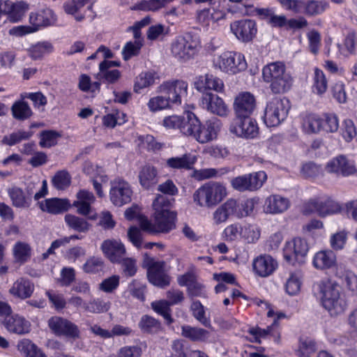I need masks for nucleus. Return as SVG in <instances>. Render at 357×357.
<instances>
[{
    "mask_svg": "<svg viewBox=\"0 0 357 357\" xmlns=\"http://www.w3.org/2000/svg\"><path fill=\"white\" fill-rule=\"evenodd\" d=\"M170 202L167 197L158 195L153 202L155 211L154 220L152 223L146 217L139 218L142 229L149 233H167L175 227V215L168 207Z\"/></svg>",
    "mask_w": 357,
    "mask_h": 357,
    "instance_id": "f257e3e1",
    "label": "nucleus"
},
{
    "mask_svg": "<svg viewBox=\"0 0 357 357\" xmlns=\"http://www.w3.org/2000/svg\"><path fill=\"white\" fill-rule=\"evenodd\" d=\"M321 294L323 307L331 317H337L344 313L348 303L338 282L332 280L321 281L318 284Z\"/></svg>",
    "mask_w": 357,
    "mask_h": 357,
    "instance_id": "f03ea898",
    "label": "nucleus"
},
{
    "mask_svg": "<svg viewBox=\"0 0 357 357\" xmlns=\"http://www.w3.org/2000/svg\"><path fill=\"white\" fill-rule=\"evenodd\" d=\"M220 130V122L211 119L202 123L193 113L183 130L184 136L190 137L199 144H206L217 139Z\"/></svg>",
    "mask_w": 357,
    "mask_h": 357,
    "instance_id": "7ed1b4c3",
    "label": "nucleus"
},
{
    "mask_svg": "<svg viewBox=\"0 0 357 357\" xmlns=\"http://www.w3.org/2000/svg\"><path fill=\"white\" fill-rule=\"evenodd\" d=\"M227 195L226 187L219 182H208L197 188L192 195L194 203L202 208H211Z\"/></svg>",
    "mask_w": 357,
    "mask_h": 357,
    "instance_id": "20e7f679",
    "label": "nucleus"
},
{
    "mask_svg": "<svg viewBox=\"0 0 357 357\" xmlns=\"http://www.w3.org/2000/svg\"><path fill=\"white\" fill-rule=\"evenodd\" d=\"M263 79L270 84V89L274 93H283L290 89L292 78L285 71V66L281 62L271 63L263 68Z\"/></svg>",
    "mask_w": 357,
    "mask_h": 357,
    "instance_id": "39448f33",
    "label": "nucleus"
},
{
    "mask_svg": "<svg viewBox=\"0 0 357 357\" xmlns=\"http://www.w3.org/2000/svg\"><path fill=\"white\" fill-rule=\"evenodd\" d=\"M201 47L199 38L191 33L178 36L171 43V53L179 62L185 63L198 53Z\"/></svg>",
    "mask_w": 357,
    "mask_h": 357,
    "instance_id": "423d86ee",
    "label": "nucleus"
},
{
    "mask_svg": "<svg viewBox=\"0 0 357 357\" xmlns=\"http://www.w3.org/2000/svg\"><path fill=\"white\" fill-rule=\"evenodd\" d=\"M213 66L222 73L235 75L245 70L248 65L244 55L241 53L224 52L214 56Z\"/></svg>",
    "mask_w": 357,
    "mask_h": 357,
    "instance_id": "0eeeda50",
    "label": "nucleus"
},
{
    "mask_svg": "<svg viewBox=\"0 0 357 357\" xmlns=\"http://www.w3.org/2000/svg\"><path fill=\"white\" fill-rule=\"evenodd\" d=\"M143 267L147 270V278L150 283L160 288L169 286L171 278L165 261L157 260L145 254L143 258Z\"/></svg>",
    "mask_w": 357,
    "mask_h": 357,
    "instance_id": "6e6552de",
    "label": "nucleus"
},
{
    "mask_svg": "<svg viewBox=\"0 0 357 357\" xmlns=\"http://www.w3.org/2000/svg\"><path fill=\"white\" fill-rule=\"evenodd\" d=\"M290 106L284 98H274L268 102L264 114V121L268 127L279 126L287 118Z\"/></svg>",
    "mask_w": 357,
    "mask_h": 357,
    "instance_id": "1a4fd4ad",
    "label": "nucleus"
},
{
    "mask_svg": "<svg viewBox=\"0 0 357 357\" xmlns=\"http://www.w3.org/2000/svg\"><path fill=\"white\" fill-rule=\"evenodd\" d=\"M324 171L336 177H348L357 173L355 161L344 154L330 159L324 166Z\"/></svg>",
    "mask_w": 357,
    "mask_h": 357,
    "instance_id": "9d476101",
    "label": "nucleus"
},
{
    "mask_svg": "<svg viewBox=\"0 0 357 357\" xmlns=\"http://www.w3.org/2000/svg\"><path fill=\"white\" fill-rule=\"evenodd\" d=\"M109 199L116 206H122L131 202L132 190L130 183L122 178L118 177L111 181Z\"/></svg>",
    "mask_w": 357,
    "mask_h": 357,
    "instance_id": "9b49d317",
    "label": "nucleus"
},
{
    "mask_svg": "<svg viewBox=\"0 0 357 357\" xmlns=\"http://www.w3.org/2000/svg\"><path fill=\"white\" fill-rule=\"evenodd\" d=\"M340 211L339 204L331 199H312L303 206L305 214L316 213L322 218L337 213Z\"/></svg>",
    "mask_w": 357,
    "mask_h": 357,
    "instance_id": "f8f14e48",
    "label": "nucleus"
},
{
    "mask_svg": "<svg viewBox=\"0 0 357 357\" xmlns=\"http://www.w3.org/2000/svg\"><path fill=\"white\" fill-rule=\"evenodd\" d=\"M48 326L57 335H63L74 340L79 337L80 332L77 326L67 319L53 317L49 319Z\"/></svg>",
    "mask_w": 357,
    "mask_h": 357,
    "instance_id": "ddd939ff",
    "label": "nucleus"
},
{
    "mask_svg": "<svg viewBox=\"0 0 357 357\" xmlns=\"http://www.w3.org/2000/svg\"><path fill=\"white\" fill-rule=\"evenodd\" d=\"M255 97L250 92L238 93L234 102V111L236 118L249 117L256 109Z\"/></svg>",
    "mask_w": 357,
    "mask_h": 357,
    "instance_id": "4468645a",
    "label": "nucleus"
},
{
    "mask_svg": "<svg viewBox=\"0 0 357 357\" xmlns=\"http://www.w3.org/2000/svg\"><path fill=\"white\" fill-rule=\"evenodd\" d=\"M188 83L185 81L175 79L167 81L160 86V91L167 95L171 103L181 104V99L186 96Z\"/></svg>",
    "mask_w": 357,
    "mask_h": 357,
    "instance_id": "2eb2a0df",
    "label": "nucleus"
},
{
    "mask_svg": "<svg viewBox=\"0 0 357 357\" xmlns=\"http://www.w3.org/2000/svg\"><path fill=\"white\" fill-rule=\"evenodd\" d=\"M308 245L305 240L295 238L286 242L283 255L285 260L289 263H294L303 258L308 252Z\"/></svg>",
    "mask_w": 357,
    "mask_h": 357,
    "instance_id": "dca6fc26",
    "label": "nucleus"
},
{
    "mask_svg": "<svg viewBox=\"0 0 357 357\" xmlns=\"http://www.w3.org/2000/svg\"><path fill=\"white\" fill-rule=\"evenodd\" d=\"M230 30L243 42L251 41L257 32L256 22L250 19L235 21L230 24Z\"/></svg>",
    "mask_w": 357,
    "mask_h": 357,
    "instance_id": "f3484780",
    "label": "nucleus"
},
{
    "mask_svg": "<svg viewBox=\"0 0 357 357\" xmlns=\"http://www.w3.org/2000/svg\"><path fill=\"white\" fill-rule=\"evenodd\" d=\"M278 267V263L277 260L269 255H260L252 261L254 273L261 278L271 275Z\"/></svg>",
    "mask_w": 357,
    "mask_h": 357,
    "instance_id": "a211bd4d",
    "label": "nucleus"
},
{
    "mask_svg": "<svg viewBox=\"0 0 357 357\" xmlns=\"http://www.w3.org/2000/svg\"><path fill=\"white\" fill-rule=\"evenodd\" d=\"M202 107L212 114L225 116L229 112V108L222 98L211 92L203 94L201 98Z\"/></svg>",
    "mask_w": 357,
    "mask_h": 357,
    "instance_id": "6ab92c4d",
    "label": "nucleus"
},
{
    "mask_svg": "<svg viewBox=\"0 0 357 357\" xmlns=\"http://www.w3.org/2000/svg\"><path fill=\"white\" fill-rule=\"evenodd\" d=\"M238 122L231 129L236 136L243 138H255L259 134V127L256 120L249 117L236 118Z\"/></svg>",
    "mask_w": 357,
    "mask_h": 357,
    "instance_id": "aec40b11",
    "label": "nucleus"
},
{
    "mask_svg": "<svg viewBox=\"0 0 357 357\" xmlns=\"http://www.w3.org/2000/svg\"><path fill=\"white\" fill-rule=\"evenodd\" d=\"M238 202L234 199H229L219 206L212 214V220L215 225L226 222L231 216L237 217Z\"/></svg>",
    "mask_w": 357,
    "mask_h": 357,
    "instance_id": "412c9836",
    "label": "nucleus"
},
{
    "mask_svg": "<svg viewBox=\"0 0 357 357\" xmlns=\"http://www.w3.org/2000/svg\"><path fill=\"white\" fill-rule=\"evenodd\" d=\"M101 250L112 263L120 262L126 252L124 245L116 239L104 241L101 245Z\"/></svg>",
    "mask_w": 357,
    "mask_h": 357,
    "instance_id": "4be33fe9",
    "label": "nucleus"
},
{
    "mask_svg": "<svg viewBox=\"0 0 357 357\" xmlns=\"http://www.w3.org/2000/svg\"><path fill=\"white\" fill-rule=\"evenodd\" d=\"M34 289V284L30 280L20 278L13 282L8 291L13 297L24 300L31 296Z\"/></svg>",
    "mask_w": 357,
    "mask_h": 357,
    "instance_id": "5701e85b",
    "label": "nucleus"
},
{
    "mask_svg": "<svg viewBox=\"0 0 357 357\" xmlns=\"http://www.w3.org/2000/svg\"><path fill=\"white\" fill-rule=\"evenodd\" d=\"M3 324L10 333L23 335L30 331V323L18 314L6 316Z\"/></svg>",
    "mask_w": 357,
    "mask_h": 357,
    "instance_id": "b1692460",
    "label": "nucleus"
},
{
    "mask_svg": "<svg viewBox=\"0 0 357 357\" xmlns=\"http://www.w3.org/2000/svg\"><path fill=\"white\" fill-rule=\"evenodd\" d=\"M192 112H187L183 116L169 115L166 116L162 121L161 125L166 130L178 129L184 135L183 130L188 124L189 119L192 116Z\"/></svg>",
    "mask_w": 357,
    "mask_h": 357,
    "instance_id": "393cba45",
    "label": "nucleus"
},
{
    "mask_svg": "<svg viewBox=\"0 0 357 357\" xmlns=\"http://www.w3.org/2000/svg\"><path fill=\"white\" fill-rule=\"evenodd\" d=\"M290 206L289 200L279 195H273L266 199L264 211L271 214L282 213Z\"/></svg>",
    "mask_w": 357,
    "mask_h": 357,
    "instance_id": "a878e982",
    "label": "nucleus"
},
{
    "mask_svg": "<svg viewBox=\"0 0 357 357\" xmlns=\"http://www.w3.org/2000/svg\"><path fill=\"white\" fill-rule=\"evenodd\" d=\"M138 178L141 186L146 190H149L158 182V170L153 165H145L139 170Z\"/></svg>",
    "mask_w": 357,
    "mask_h": 357,
    "instance_id": "bb28decb",
    "label": "nucleus"
},
{
    "mask_svg": "<svg viewBox=\"0 0 357 357\" xmlns=\"http://www.w3.org/2000/svg\"><path fill=\"white\" fill-rule=\"evenodd\" d=\"M77 200L73 202V206L77 208L79 214L87 215L91 210V205L95 202L93 194L87 190H80L77 194Z\"/></svg>",
    "mask_w": 357,
    "mask_h": 357,
    "instance_id": "cd10ccee",
    "label": "nucleus"
},
{
    "mask_svg": "<svg viewBox=\"0 0 357 357\" xmlns=\"http://www.w3.org/2000/svg\"><path fill=\"white\" fill-rule=\"evenodd\" d=\"M66 199L51 198L39 202L40 208L51 214H59L66 211L70 207Z\"/></svg>",
    "mask_w": 357,
    "mask_h": 357,
    "instance_id": "c85d7f7f",
    "label": "nucleus"
},
{
    "mask_svg": "<svg viewBox=\"0 0 357 357\" xmlns=\"http://www.w3.org/2000/svg\"><path fill=\"white\" fill-rule=\"evenodd\" d=\"M323 119L313 113H307L301 116V128L307 134L319 133L323 126Z\"/></svg>",
    "mask_w": 357,
    "mask_h": 357,
    "instance_id": "c756f323",
    "label": "nucleus"
},
{
    "mask_svg": "<svg viewBox=\"0 0 357 357\" xmlns=\"http://www.w3.org/2000/svg\"><path fill=\"white\" fill-rule=\"evenodd\" d=\"M30 22L38 29L40 26H46L54 24L56 18L51 9L46 8L38 13H31L29 17Z\"/></svg>",
    "mask_w": 357,
    "mask_h": 357,
    "instance_id": "7c9ffc66",
    "label": "nucleus"
},
{
    "mask_svg": "<svg viewBox=\"0 0 357 357\" xmlns=\"http://www.w3.org/2000/svg\"><path fill=\"white\" fill-rule=\"evenodd\" d=\"M336 261L335 254L332 250L317 252L313 258V265L317 269H327L333 266Z\"/></svg>",
    "mask_w": 357,
    "mask_h": 357,
    "instance_id": "2f4dec72",
    "label": "nucleus"
},
{
    "mask_svg": "<svg viewBox=\"0 0 357 357\" xmlns=\"http://www.w3.org/2000/svg\"><path fill=\"white\" fill-rule=\"evenodd\" d=\"M335 275L348 291L354 295L357 294V275L354 272L340 267L337 268Z\"/></svg>",
    "mask_w": 357,
    "mask_h": 357,
    "instance_id": "473e14b6",
    "label": "nucleus"
},
{
    "mask_svg": "<svg viewBox=\"0 0 357 357\" xmlns=\"http://www.w3.org/2000/svg\"><path fill=\"white\" fill-rule=\"evenodd\" d=\"M197 158L195 155L187 153L180 157H172L167 160V167L172 169H191L197 162Z\"/></svg>",
    "mask_w": 357,
    "mask_h": 357,
    "instance_id": "72a5a7b5",
    "label": "nucleus"
},
{
    "mask_svg": "<svg viewBox=\"0 0 357 357\" xmlns=\"http://www.w3.org/2000/svg\"><path fill=\"white\" fill-rule=\"evenodd\" d=\"M328 8L326 0H304L303 14L310 17L320 15Z\"/></svg>",
    "mask_w": 357,
    "mask_h": 357,
    "instance_id": "f704fd0d",
    "label": "nucleus"
},
{
    "mask_svg": "<svg viewBox=\"0 0 357 357\" xmlns=\"http://www.w3.org/2000/svg\"><path fill=\"white\" fill-rule=\"evenodd\" d=\"M241 228V240L246 243L255 244L260 238L261 229L257 225L243 222Z\"/></svg>",
    "mask_w": 357,
    "mask_h": 357,
    "instance_id": "c9c22d12",
    "label": "nucleus"
},
{
    "mask_svg": "<svg viewBox=\"0 0 357 357\" xmlns=\"http://www.w3.org/2000/svg\"><path fill=\"white\" fill-rule=\"evenodd\" d=\"M208 331L202 328L189 325L181 326V335L192 342L205 341L208 337Z\"/></svg>",
    "mask_w": 357,
    "mask_h": 357,
    "instance_id": "e433bc0d",
    "label": "nucleus"
},
{
    "mask_svg": "<svg viewBox=\"0 0 357 357\" xmlns=\"http://www.w3.org/2000/svg\"><path fill=\"white\" fill-rule=\"evenodd\" d=\"M328 89V81L324 72L315 68L312 76V91L319 96L324 94Z\"/></svg>",
    "mask_w": 357,
    "mask_h": 357,
    "instance_id": "4c0bfd02",
    "label": "nucleus"
},
{
    "mask_svg": "<svg viewBox=\"0 0 357 357\" xmlns=\"http://www.w3.org/2000/svg\"><path fill=\"white\" fill-rule=\"evenodd\" d=\"M10 110L13 118L18 121L26 120L33 115V112L29 104L22 100L15 101Z\"/></svg>",
    "mask_w": 357,
    "mask_h": 357,
    "instance_id": "58836bf2",
    "label": "nucleus"
},
{
    "mask_svg": "<svg viewBox=\"0 0 357 357\" xmlns=\"http://www.w3.org/2000/svg\"><path fill=\"white\" fill-rule=\"evenodd\" d=\"M8 195L15 207L24 208L31 205V199L26 197L23 190L18 187H13L8 190Z\"/></svg>",
    "mask_w": 357,
    "mask_h": 357,
    "instance_id": "ea45409f",
    "label": "nucleus"
},
{
    "mask_svg": "<svg viewBox=\"0 0 357 357\" xmlns=\"http://www.w3.org/2000/svg\"><path fill=\"white\" fill-rule=\"evenodd\" d=\"M17 350L26 357H46L45 354L28 339H23L17 343Z\"/></svg>",
    "mask_w": 357,
    "mask_h": 357,
    "instance_id": "a19ab883",
    "label": "nucleus"
},
{
    "mask_svg": "<svg viewBox=\"0 0 357 357\" xmlns=\"http://www.w3.org/2000/svg\"><path fill=\"white\" fill-rule=\"evenodd\" d=\"M26 9V5L23 3L14 4L11 1H4L3 8H1V13H9L10 20L17 22L22 18Z\"/></svg>",
    "mask_w": 357,
    "mask_h": 357,
    "instance_id": "79ce46f5",
    "label": "nucleus"
},
{
    "mask_svg": "<svg viewBox=\"0 0 357 357\" xmlns=\"http://www.w3.org/2000/svg\"><path fill=\"white\" fill-rule=\"evenodd\" d=\"M67 226L76 231L86 233L91 227V225L84 218L75 215L66 214L64 218Z\"/></svg>",
    "mask_w": 357,
    "mask_h": 357,
    "instance_id": "37998d69",
    "label": "nucleus"
},
{
    "mask_svg": "<svg viewBox=\"0 0 357 357\" xmlns=\"http://www.w3.org/2000/svg\"><path fill=\"white\" fill-rule=\"evenodd\" d=\"M13 252L15 261L23 264L30 259L31 248L25 242L18 241L14 245Z\"/></svg>",
    "mask_w": 357,
    "mask_h": 357,
    "instance_id": "c03bdc74",
    "label": "nucleus"
},
{
    "mask_svg": "<svg viewBox=\"0 0 357 357\" xmlns=\"http://www.w3.org/2000/svg\"><path fill=\"white\" fill-rule=\"evenodd\" d=\"M111 306V303L100 298H94L86 302L84 305L86 312L100 314L107 312Z\"/></svg>",
    "mask_w": 357,
    "mask_h": 357,
    "instance_id": "a18cd8bd",
    "label": "nucleus"
},
{
    "mask_svg": "<svg viewBox=\"0 0 357 357\" xmlns=\"http://www.w3.org/2000/svg\"><path fill=\"white\" fill-rule=\"evenodd\" d=\"M156 74L153 72H142L136 77L134 90L139 93L142 89L149 87L155 83Z\"/></svg>",
    "mask_w": 357,
    "mask_h": 357,
    "instance_id": "49530a36",
    "label": "nucleus"
},
{
    "mask_svg": "<svg viewBox=\"0 0 357 357\" xmlns=\"http://www.w3.org/2000/svg\"><path fill=\"white\" fill-rule=\"evenodd\" d=\"M139 327L144 333H156L161 330L160 323L152 317L144 315L142 317Z\"/></svg>",
    "mask_w": 357,
    "mask_h": 357,
    "instance_id": "de8ad7c7",
    "label": "nucleus"
},
{
    "mask_svg": "<svg viewBox=\"0 0 357 357\" xmlns=\"http://www.w3.org/2000/svg\"><path fill=\"white\" fill-rule=\"evenodd\" d=\"M316 351L314 342L308 338H301L296 354L299 357H311Z\"/></svg>",
    "mask_w": 357,
    "mask_h": 357,
    "instance_id": "09e8293b",
    "label": "nucleus"
},
{
    "mask_svg": "<svg viewBox=\"0 0 357 357\" xmlns=\"http://www.w3.org/2000/svg\"><path fill=\"white\" fill-rule=\"evenodd\" d=\"M241 225L242 223L235 222L227 226L222 233L223 238L229 242L241 239Z\"/></svg>",
    "mask_w": 357,
    "mask_h": 357,
    "instance_id": "8fccbe9b",
    "label": "nucleus"
},
{
    "mask_svg": "<svg viewBox=\"0 0 357 357\" xmlns=\"http://www.w3.org/2000/svg\"><path fill=\"white\" fill-rule=\"evenodd\" d=\"M250 191H255L261 188L267 179L266 174L259 171L247 174Z\"/></svg>",
    "mask_w": 357,
    "mask_h": 357,
    "instance_id": "3c124183",
    "label": "nucleus"
},
{
    "mask_svg": "<svg viewBox=\"0 0 357 357\" xmlns=\"http://www.w3.org/2000/svg\"><path fill=\"white\" fill-rule=\"evenodd\" d=\"M301 275L299 272H295L290 274L285 284L286 291L288 294L293 296L298 294L301 289Z\"/></svg>",
    "mask_w": 357,
    "mask_h": 357,
    "instance_id": "603ef678",
    "label": "nucleus"
},
{
    "mask_svg": "<svg viewBox=\"0 0 357 357\" xmlns=\"http://www.w3.org/2000/svg\"><path fill=\"white\" fill-rule=\"evenodd\" d=\"M52 45L47 42L38 43L32 45L28 50L29 56L33 59L41 58L45 54L52 51Z\"/></svg>",
    "mask_w": 357,
    "mask_h": 357,
    "instance_id": "864d4df0",
    "label": "nucleus"
},
{
    "mask_svg": "<svg viewBox=\"0 0 357 357\" xmlns=\"http://www.w3.org/2000/svg\"><path fill=\"white\" fill-rule=\"evenodd\" d=\"M170 103L171 102L167 97L157 96L149 100L147 106L151 112H155L168 108Z\"/></svg>",
    "mask_w": 357,
    "mask_h": 357,
    "instance_id": "5fc2aeb1",
    "label": "nucleus"
},
{
    "mask_svg": "<svg viewBox=\"0 0 357 357\" xmlns=\"http://www.w3.org/2000/svg\"><path fill=\"white\" fill-rule=\"evenodd\" d=\"M52 184L58 190L68 188L71 182V176L66 170L59 171L52 178Z\"/></svg>",
    "mask_w": 357,
    "mask_h": 357,
    "instance_id": "6e6d98bb",
    "label": "nucleus"
},
{
    "mask_svg": "<svg viewBox=\"0 0 357 357\" xmlns=\"http://www.w3.org/2000/svg\"><path fill=\"white\" fill-rule=\"evenodd\" d=\"M191 310L194 317L202 325L207 328L211 327L210 319L206 317L204 306L199 301H194L192 303Z\"/></svg>",
    "mask_w": 357,
    "mask_h": 357,
    "instance_id": "4d7b16f0",
    "label": "nucleus"
},
{
    "mask_svg": "<svg viewBox=\"0 0 357 357\" xmlns=\"http://www.w3.org/2000/svg\"><path fill=\"white\" fill-rule=\"evenodd\" d=\"M100 72L97 77L99 79H102L103 82L108 84L116 83L121 77V73L119 70H111L107 68H99Z\"/></svg>",
    "mask_w": 357,
    "mask_h": 357,
    "instance_id": "13d9d810",
    "label": "nucleus"
},
{
    "mask_svg": "<svg viewBox=\"0 0 357 357\" xmlns=\"http://www.w3.org/2000/svg\"><path fill=\"white\" fill-rule=\"evenodd\" d=\"M31 133L23 130H18L17 132H13L9 135H6L3 137L1 142L3 144L8 146H13L22 140L28 139L31 137Z\"/></svg>",
    "mask_w": 357,
    "mask_h": 357,
    "instance_id": "bf43d9fd",
    "label": "nucleus"
},
{
    "mask_svg": "<svg viewBox=\"0 0 357 357\" xmlns=\"http://www.w3.org/2000/svg\"><path fill=\"white\" fill-rule=\"evenodd\" d=\"M151 307L155 312L162 316L169 323L172 322L170 314V305L168 302L165 300L154 301L151 303Z\"/></svg>",
    "mask_w": 357,
    "mask_h": 357,
    "instance_id": "052dcab7",
    "label": "nucleus"
},
{
    "mask_svg": "<svg viewBox=\"0 0 357 357\" xmlns=\"http://www.w3.org/2000/svg\"><path fill=\"white\" fill-rule=\"evenodd\" d=\"M59 135L56 131L45 130L40 133L39 144L43 148H50L57 143Z\"/></svg>",
    "mask_w": 357,
    "mask_h": 357,
    "instance_id": "680f3d73",
    "label": "nucleus"
},
{
    "mask_svg": "<svg viewBox=\"0 0 357 357\" xmlns=\"http://www.w3.org/2000/svg\"><path fill=\"white\" fill-rule=\"evenodd\" d=\"M104 262L100 257H92L83 265V270L88 273H96L102 270Z\"/></svg>",
    "mask_w": 357,
    "mask_h": 357,
    "instance_id": "e2e57ef3",
    "label": "nucleus"
},
{
    "mask_svg": "<svg viewBox=\"0 0 357 357\" xmlns=\"http://www.w3.org/2000/svg\"><path fill=\"white\" fill-rule=\"evenodd\" d=\"M356 128L353 121L344 120L341 128V134L344 140L347 142H351L356 136Z\"/></svg>",
    "mask_w": 357,
    "mask_h": 357,
    "instance_id": "0e129e2a",
    "label": "nucleus"
},
{
    "mask_svg": "<svg viewBox=\"0 0 357 357\" xmlns=\"http://www.w3.org/2000/svg\"><path fill=\"white\" fill-rule=\"evenodd\" d=\"M119 282L120 277L114 275L103 280L99 284V289L105 293H112L118 288Z\"/></svg>",
    "mask_w": 357,
    "mask_h": 357,
    "instance_id": "69168bd1",
    "label": "nucleus"
},
{
    "mask_svg": "<svg viewBox=\"0 0 357 357\" xmlns=\"http://www.w3.org/2000/svg\"><path fill=\"white\" fill-rule=\"evenodd\" d=\"M121 264L122 271L125 276L132 277L137 271L136 260L133 258H123L119 262Z\"/></svg>",
    "mask_w": 357,
    "mask_h": 357,
    "instance_id": "338daca9",
    "label": "nucleus"
},
{
    "mask_svg": "<svg viewBox=\"0 0 357 357\" xmlns=\"http://www.w3.org/2000/svg\"><path fill=\"white\" fill-rule=\"evenodd\" d=\"M120 357H141L142 349L139 346H124L117 352Z\"/></svg>",
    "mask_w": 357,
    "mask_h": 357,
    "instance_id": "774afa93",
    "label": "nucleus"
}]
</instances>
